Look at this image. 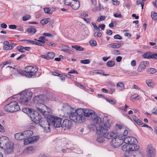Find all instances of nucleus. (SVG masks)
<instances>
[{"mask_svg":"<svg viewBox=\"0 0 157 157\" xmlns=\"http://www.w3.org/2000/svg\"><path fill=\"white\" fill-rule=\"evenodd\" d=\"M44 98L43 95L36 96L34 98V101L36 103L35 106L37 110L43 115L47 116L51 114L52 111L42 103L44 102Z\"/></svg>","mask_w":157,"mask_h":157,"instance_id":"1","label":"nucleus"},{"mask_svg":"<svg viewBox=\"0 0 157 157\" xmlns=\"http://www.w3.org/2000/svg\"><path fill=\"white\" fill-rule=\"evenodd\" d=\"M71 109L72 111L69 113V118L70 120L76 123H82L85 121V117L83 115L84 112L82 109H78L74 112L72 111L74 110V109L71 108Z\"/></svg>","mask_w":157,"mask_h":157,"instance_id":"2","label":"nucleus"},{"mask_svg":"<svg viewBox=\"0 0 157 157\" xmlns=\"http://www.w3.org/2000/svg\"><path fill=\"white\" fill-rule=\"evenodd\" d=\"M0 147L3 149L7 154L13 151V144L11 143L6 136H2L0 138Z\"/></svg>","mask_w":157,"mask_h":157,"instance_id":"3","label":"nucleus"},{"mask_svg":"<svg viewBox=\"0 0 157 157\" xmlns=\"http://www.w3.org/2000/svg\"><path fill=\"white\" fill-rule=\"evenodd\" d=\"M38 70L36 66H30L25 68V71L17 70V71L19 74L25 76L26 77L31 78L35 75Z\"/></svg>","mask_w":157,"mask_h":157,"instance_id":"4","label":"nucleus"},{"mask_svg":"<svg viewBox=\"0 0 157 157\" xmlns=\"http://www.w3.org/2000/svg\"><path fill=\"white\" fill-rule=\"evenodd\" d=\"M32 93L29 90L23 91L20 94V102L22 104L28 105L29 104V100L32 97Z\"/></svg>","mask_w":157,"mask_h":157,"instance_id":"5","label":"nucleus"},{"mask_svg":"<svg viewBox=\"0 0 157 157\" xmlns=\"http://www.w3.org/2000/svg\"><path fill=\"white\" fill-rule=\"evenodd\" d=\"M108 131L107 129L101 127L100 129L97 130V134L102 135L104 137L107 139H112L117 135L116 132L112 131L109 132Z\"/></svg>","mask_w":157,"mask_h":157,"instance_id":"6","label":"nucleus"},{"mask_svg":"<svg viewBox=\"0 0 157 157\" xmlns=\"http://www.w3.org/2000/svg\"><path fill=\"white\" fill-rule=\"evenodd\" d=\"M47 118L50 124L55 127H59L61 126L62 120L60 117L49 114Z\"/></svg>","mask_w":157,"mask_h":157,"instance_id":"7","label":"nucleus"},{"mask_svg":"<svg viewBox=\"0 0 157 157\" xmlns=\"http://www.w3.org/2000/svg\"><path fill=\"white\" fill-rule=\"evenodd\" d=\"M124 142L125 144H128L130 146L134 148L136 151L139 149V146L137 145L138 141L135 138L132 136H128L124 138Z\"/></svg>","mask_w":157,"mask_h":157,"instance_id":"8","label":"nucleus"},{"mask_svg":"<svg viewBox=\"0 0 157 157\" xmlns=\"http://www.w3.org/2000/svg\"><path fill=\"white\" fill-rule=\"evenodd\" d=\"M20 109L18 103L15 101H12L6 105L4 108L6 111L13 112L18 111Z\"/></svg>","mask_w":157,"mask_h":157,"instance_id":"9","label":"nucleus"},{"mask_svg":"<svg viewBox=\"0 0 157 157\" xmlns=\"http://www.w3.org/2000/svg\"><path fill=\"white\" fill-rule=\"evenodd\" d=\"M45 118H41L36 124H39L40 125L44 128V131L46 132H49L51 131L50 128V123Z\"/></svg>","mask_w":157,"mask_h":157,"instance_id":"10","label":"nucleus"},{"mask_svg":"<svg viewBox=\"0 0 157 157\" xmlns=\"http://www.w3.org/2000/svg\"><path fill=\"white\" fill-rule=\"evenodd\" d=\"M124 137L121 136L116 135L112 140L111 144L114 147H117L121 146L124 142Z\"/></svg>","mask_w":157,"mask_h":157,"instance_id":"11","label":"nucleus"},{"mask_svg":"<svg viewBox=\"0 0 157 157\" xmlns=\"http://www.w3.org/2000/svg\"><path fill=\"white\" fill-rule=\"evenodd\" d=\"M32 121L34 123H36L39 122L41 118V117L39 113L36 112L32 111L30 115H29Z\"/></svg>","mask_w":157,"mask_h":157,"instance_id":"12","label":"nucleus"},{"mask_svg":"<svg viewBox=\"0 0 157 157\" xmlns=\"http://www.w3.org/2000/svg\"><path fill=\"white\" fill-rule=\"evenodd\" d=\"M84 112L83 114L84 117H92L95 115V113L93 110L88 109H81Z\"/></svg>","mask_w":157,"mask_h":157,"instance_id":"13","label":"nucleus"},{"mask_svg":"<svg viewBox=\"0 0 157 157\" xmlns=\"http://www.w3.org/2000/svg\"><path fill=\"white\" fill-rule=\"evenodd\" d=\"M149 63L148 61H144L141 62L137 68V71L138 72L140 73L144 71L146 69V67L148 66Z\"/></svg>","mask_w":157,"mask_h":157,"instance_id":"14","label":"nucleus"},{"mask_svg":"<svg viewBox=\"0 0 157 157\" xmlns=\"http://www.w3.org/2000/svg\"><path fill=\"white\" fill-rule=\"evenodd\" d=\"M111 122L107 117H104L103 118V122H102V126L104 128L107 129L109 128L111 126Z\"/></svg>","mask_w":157,"mask_h":157,"instance_id":"15","label":"nucleus"},{"mask_svg":"<svg viewBox=\"0 0 157 157\" xmlns=\"http://www.w3.org/2000/svg\"><path fill=\"white\" fill-rule=\"evenodd\" d=\"M93 122L94 123L98 125V127H97L96 128V133L97 134V131L98 129H100L101 127L104 128L102 126L101 119L99 117L96 116L94 118Z\"/></svg>","mask_w":157,"mask_h":157,"instance_id":"16","label":"nucleus"},{"mask_svg":"<svg viewBox=\"0 0 157 157\" xmlns=\"http://www.w3.org/2000/svg\"><path fill=\"white\" fill-rule=\"evenodd\" d=\"M147 155L148 157H154L155 151L154 148L151 146H148L147 149Z\"/></svg>","mask_w":157,"mask_h":157,"instance_id":"17","label":"nucleus"},{"mask_svg":"<svg viewBox=\"0 0 157 157\" xmlns=\"http://www.w3.org/2000/svg\"><path fill=\"white\" fill-rule=\"evenodd\" d=\"M72 124V122L70 120L68 119L64 120L62 123L63 127L67 129H70L71 127Z\"/></svg>","mask_w":157,"mask_h":157,"instance_id":"18","label":"nucleus"},{"mask_svg":"<svg viewBox=\"0 0 157 157\" xmlns=\"http://www.w3.org/2000/svg\"><path fill=\"white\" fill-rule=\"evenodd\" d=\"M4 46L3 47V49L5 50H11L15 45V44H9V42L5 41L3 43Z\"/></svg>","mask_w":157,"mask_h":157,"instance_id":"19","label":"nucleus"},{"mask_svg":"<svg viewBox=\"0 0 157 157\" xmlns=\"http://www.w3.org/2000/svg\"><path fill=\"white\" fill-rule=\"evenodd\" d=\"M122 150L124 151H136L134 148H132L128 144H124L121 147Z\"/></svg>","mask_w":157,"mask_h":157,"instance_id":"20","label":"nucleus"},{"mask_svg":"<svg viewBox=\"0 0 157 157\" xmlns=\"http://www.w3.org/2000/svg\"><path fill=\"white\" fill-rule=\"evenodd\" d=\"M74 10H77L80 6V3L78 0H76L73 2L71 5H69Z\"/></svg>","mask_w":157,"mask_h":157,"instance_id":"21","label":"nucleus"},{"mask_svg":"<svg viewBox=\"0 0 157 157\" xmlns=\"http://www.w3.org/2000/svg\"><path fill=\"white\" fill-rule=\"evenodd\" d=\"M123 44V43L122 44L121 43H113L109 44L107 45V46L109 48H116L120 47Z\"/></svg>","mask_w":157,"mask_h":157,"instance_id":"22","label":"nucleus"},{"mask_svg":"<svg viewBox=\"0 0 157 157\" xmlns=\"http://www.w3.org/2000/svg\"><path fill=\"white\" fill-rule=\"evenodd\" d=\"M24 139L31 136L33 134V132L31 130H27L22 132Z\"/></svg>","mask_w":157,"mask_h":157,"instance_id":"23","label":"nucleus"},{"mask_svg":"<svg viewBox=\"0 0 157 157\" xmlns=\"http://www.w3.org/2000/svg\"><path fill=\"white\" fill-rule=\"evenodd\" d=\"M14 136L15 139L18 140H21L25 139L22 132L15 134Z\"/></svg>","mask_w":157,"mask_h":157,"instance_id":"24","label":"nucleus"},{"mask_svg":"<svg viewBox=\"0 0 157 157\" xmlns=\"http://www.w3.org/2000/svg\"><path fill=\"white\" fill-rule=\"evenodd\" d=\"M118 89L121 91L124 89V86L123 82H118L116 85Z\"/></svg>","mask_w":157,"mask_h":157,"instance_id":"25","label":"nucleus"},{"mask_svg":"<svg viewBox=\"0 0 157 157\" xmlns=\"http://www.w3.org/2000/svg\"><path fill=\"white\" fill-rule=\"evenodd\" d=\"M152 52H146L142 56L145 59H151Z\"/></svg>","mask_w":157,"mask_h":157,"instance_id":"26","label":"nucleus"},{"mask_svg":"<svg viewBox=\"0 0 157 157\" xmlns=\"http://www.w3.org/2000/svg\"><path fill=\"white\" fill-rule=\"evenodd\" d=\"M99 136H97V141L99 143H103L105 140L104 137L102 135H101L97 134Z\"/></svg>","mask_w":157,"mask_h":157,"instance_id":"27","label":"nucleus"},{"mask_svg":"<svg viewBox=\"0 0 157 157\" xmlns=\"http://www.w3.org/2000/svg\"><path fill=\"white\" fill-rule=\"evenodd\" d=\"M35 151L34 148L32 146L27 147L25 149V151L28 153H30L33 152Z\"/></svg>","mask_w":157,"mask_h":157,"instance_id":"28","label":"nucleus"},{"mask_svg":"<svg viewBox=\"0 0 157 157\" xmlns=\"http://www.w3.org/2000/svg\"><path fill=\"white\" fill-rule=\"evenodd\" d=\"M22 111L24 113L28 114V115H30L32 111V110L30 109L27 108H24L22 109Z\"/></svg>","mask_w":157,"mask_h":157,"instance_id":"29","label":"nucleus"},{"mask_svg":"<svg viewBox=\"0 0 157 157\" xmlns=\"http://www.w3.org/2000/svg\"><path fill=\"white\" fill-rule=\"evenodd\" d=\"M133 121L138 124L140 125L142 124V121L136 116L133 117Z\"/></svg>","mask_w":157,"mask_h":157,"instance_id":"30","label":"nucleus"},{"mask_svg":"<svg viewBox=\"0 0 157 157\" xmlns=\"http://www.w3.org/2000/svg\"><path fill=\"white\" fill-rule=\"evenodd\" d=\"M136 99L137 100H140V98L139 97V95L136 94H134L131 97V101L135 100Z\"/></svg>","mask_w":157,"mask_h":157,"instance_id":"31","label":"nucleus"},{"mask_svg":"<svg viewBox=\"0 0 157 157\" xmlns=\"http://www.w3.org/2000/svg\"><path fill=\"white\" fill-rule=\"evenodd\" d=\"M46 54L48 59H53L55 56V53L53 52H48Z\"/></svg>","mask_w":157,"mask_h":157,"instance_id":"32","label":"nucleus"},{"mask_svg":"<svg viewBox=\"0 0 157 157\" xmlns=\"http://www.w3.org/2000/svg\"><path fill=\"white\" fill-rule=\"evenodd\" d=\"M147 72L149 74H154L156 73V70L154 68H150L147 70Z\"/></svg>","mask_w":157,"mask_h":157,"instance_id":"33","label":"nucleus"},{"mask_svg":"<svg viewBox=\"0 0 157 157\" xmlns=\"http://www.w3.org/2000/svg\"><path fill=\"white\" fill-rule=\"evenodd\" d=\"M72 47L77 51H83L84 50L82 47L78 45H72Z\"/></svg>","mask_w":157,"mask_h":157,"instance_id":"34","label":"nucleus"},{"mask_svg":"<svg viewBox=\"0 0 157 157\" xmlns=\"http://www.w3.org/2000/svg\"><path fill=\"white\" fill-rule=\"evenodd\" d=\"M31 144L34 143L37 141L39 139V137L37 136H33L29 138Z\"/></svg>","mask_w":157,"mask_h":157,"instance_id":"35","label":"nucleus"},{"mask_svg":"<svg viewBox=\"0 0 157 157\" xmlns=\"http://www.w3.org/2000/svg\"><path fill=\"white\" fill-rule=\"evenodd\" d=\"M26 41H27V43H30L33 44L38 45L39 46H42V44L40 43H38L35 41L29 40H27Z\"/></svg>","mask_w":157,"mask_h":157,"instance_id":"36","label":"nucleus"},{"mask_svg":"<svg viewBox=\"0 0 157 157\" xmlns=\"http://www.w3.org/2000/svg\"><path fill=\"white\" fill-rule=\"evenodd\" d=\"M146 0H138L136 2V4L138 5L140 4L141 6L142 9H143L144 6V2Z\"/></svg>","mask_w":157,"mask_h":157,"instance_id":"37","label":"nucleus"},{"mask_svg":"<svg viewBox=\"0 0 157 157\" xmlns=\"http://www.w3.org/2000/svg\"><path fill=\"white\" fill-rule=\"evenodd\" d=\"M38 41L42 43H45V41L47 40L45 39V36H41L39 38V39L37 40Z\"/></svg>","mask_w":157,"mask_h":157,"instance_id":"38","label":"nucleus"},{"mask_svg":"<svg viewBox=\"0 0 157 157\" xmlns=\"http://www.w3.org/2000/svg\"><path fill=\"white\" fill-rule=\"evenodd\" d=\"M27 31L28 32L32 34H34L36 32V29L34 28H29L27 29Z\"/></svg>","mask_w":157,"mask_h":157,"instance_id":"39","label":"nucleus"},{"mask_svg":"<svg viewBox=\"0 0 157 157\" xmlns=\"http://www.w3.org/2000/svg\"><path fill=\"white\" fill-rule=\"evenodd\" d=\"M146 82L147 86L150 87H152L154 85V82L150 80H146Z\"/></svg>","mask_w":157,"mask_h":157,"instance_id":"40","label":"nucleus"},{"mask_svg":"<svg viewBox=\"0 0 157 157\" xmlns=\"http://www.w3.org/2000/svg\"><path fill=\"white\" fill-rule=\"evenodd\" d=\"M151 17L154 21H157V13H156L155 12L152 13Z\"/></svg>","mask_w":157,"mask_h":157,"instance_id":"41","label":"nucleus"},{"mask_svg":"<svg viewBox=\"0 0 157 157\" xmlns=\"http://www.w3.org/2000/svg\"><path fill=\"white\" fill-rule=\"evenodd\" d=\"M115 63L112 61H109L106 63V66L108 67H112L115 65Z\"/></svg>","mask_w":157,"mask_h":157,"instance_id":"42","label":"nucleus"},{"mask_svg":"<svg viewBox=\"0 0 157 157\" xmlns=\"http://www.w3.org/2000/svg\"><path fill=\"white\" fill-rule=\"evenodd\" d=\"M49 19L48 18L43 19L41 21L40 23L43 25H45L49 22Z\"/></svg>","mask_w":157,"mask_h":157,"instance_id":"43","label":"nucleus"},{"mask_svg":"<svg viewBox=\"0 0 157 157\" xmlns=\"http://www.w3.org/2000/svg\"><path fill=\"white\" fill-rule=\"evenodd\" d=\"M111 53L113 54L114 55H118L121 54L120 52L118 50H113L111 51Z\"/></svg>","mask_w":157,"mask_h":157,"instance_id":"44","label":"nucleus"},{"mask_svg":"<svg viewBox=\"0 0 157 157\" xmlns=\"http://www.w3.org/2000/svg\"><path fill=\"white\" fill-rule=\"evenodd\" d=\"M44 10L45 13L49 14H52V11L50 9L48 8H45Z\"/></svg>","mask_w":157,"mask_h":157,"instance_id":"45","label":"nucleus"},{"mask_svg":"<svg viewBox=\"0 0 157 157\" xmlns=\"http://www.w3.org/2000/svg\"><path fill=\"white\" fill-rule=\"evenodd\" d=\"M31 16L29 15H26L23 17L22 20L25 21L29 20Z\"/></svg>","mask_w":157,"mask_h":157,"instance_id":"46","label":"nucleus"},{"mask_svg":"<svg viewBox=\"0 0 157 157\" xmlns=\"http://www.w3.org/2000/svg\"><path fill=\"white\" fill-rule=\"evenodd\" d=\"M17 48V50L20 52H25V50H24V47L21 45L19 46Z\"/></svg>","mask_w":157,"mask_h":157,"instance_id":"47","label":"nucleus"},{"mask_svg":"<svg viewBox=\"0 0 157 157\" xmlns=\"http://www.w3.org/2000/svg\"><path fill=\"white\" fill-rule=\"evenodd\" d=\"M90 44L91 46H95L97 45L96 41L94 40H91L90 41Z\"/></svg>","mask_w":157,"mask_h":157,"instance_id":"48","label":"nucleus"},{"mask_svg":"<svg viewBox=\"0 0 157 157\" xmlns=\"http://www.w3.org/2000/svg\"><path fill=\"white\" fill-rule=\"evenodd\" d=\"M106 100L109 103L111 104H114L116 103V101L115 99H109L108 98H106Z\"/></svg>","mask_w":157,"mask_h":157,"instance_id":"49","label":"nucleus"},{"mask_svg":"<svg viewBox=\"0 0 157 157\" xmlns=\"http://www.w3.org/2000/svg\"><path fill=\"white\" fill-rule=\"evenodd\" d=\"M24 144L26 145L29 144H31V143L29 138L25 140H24Z\"/></svg>","mask_w":157,"mask_h":157,"instance_id":"50","label":"nucleus"},{"mask_svg":"<svg viewBox=\"0 0 157 157\" xmlns=\"http://www.w3.org/2000/svg\"><path fill=\"white\" fill-rule=\"evenodd\" d=\"M105 18L106 17L105 16H101L98 18L97 19V21L98 22H100V21L105 20Z\"/></svg>","mask_w":157,"mask_h":157,"instance_id":"51","label":"nucleus"},{"mask_svg":"<svg viewBox=\"0 0 157 157\" xmlns=\"http://www.w3.org/2000/svg\"><path fill=\"white\" fill-rule=\"evenodd\" d=\"M90 60L89 59L82 60L80 61V63H83L84 64H89V63H90Z\"/></svg>","mask_w":157,"mask_h":157,"instance_id":"52","label":"nucleus"},{"mask_svg":"<svg viewBox=\"0 0 157 157\" xmlns=\"http://www.w3.org/2000/svg\"><path fill=\"white\" fill-rule=\"evenodd\" d=\"M62 51L64 52H68L70 54H73V52L71 50L66 49H63L61 50Z\"/></svg>","mask_w":157,"mask_h":157,"instance_id":"53","label":"nucleus"},{"mask_svg":"<svg viewBox=\"0 0 157 157\" xmlns=\"http://www.w3.org/2000/svg\"><path fill=\"white\" fill-rule=\"evenodd\" d=\"M128 133V131L127 130H124V132H123V135H120V136H121L122 137L123 136L125 138V137L126 136Z\"/></svg>","mask_w":157,"mask_h":157,"instance_id":"54","label":"nucleus"},{"mask_svg":"<svg viewBox=\"0 0 157 157\" xmlns=\"http://www.w3.org/2000/svg\"><path fill=\"white\" fill-rule=\"evenodd\" d=\"M114 16L116 18H121L122 17V16L121 14L117 13H114Z\"/></svg>","mask_w":157,"mask_h":157,"instance_id":"55","label":"nucleus"},{"mask_svg":"<svg viewBox=\"0 0 157 157\" xmlns=\"http://www.w3.org/2000/svg\"><path fill=\"white\" fill-rule=\"evenodd\" d=\"M114 38L115 39L121 40L122 37L119 34H117L115 35L114 36Z\"/></svg>","mask_w":157,"mask_h":157,"instance_id":"56","label":"nucleus"},{"mask_svg":"<svg viewBox=\"0 0 157 157\" xmlns=\"http://www.w3.org/2000/svg\"><path fill=\"white\" fill-rule=\"evenodd\" d=\"M151 59H157V53H152Z\"/></svg>","mask_w":157,"mask_h":157,"instance_id":"57","label":"nucleus"},{"mask_svg":"<svg viewBox=\"0 0 157 157\" xmlns=\"http://www.w3.org/2000/svg\"><path fill=\"white\" fill-rule=\"evenodd\" d=\"M102 71H103L101 70H94L92 71V72L93 74H102Z\"/></svg>","mask_w":157,"mask_h":157,"instance_id":"58","label":"nucleus"},{"mask_svg":"<svg viewBox=\"0 0 157 157\" xmlns=\"http://www.w3.org/2000/svg\"><path fill=\"white\" fill-rule=\"evenodd\" d=\"M97 127V126H96L94 125L93 124H90L89 126V128H90L92 130H94V129L96 128V127Z\"/></svg>","mask_w":157,"mask_h":157,"instance_id":"59","label":"nucleus"},{"mask_svg":"<svg viewBox=\"0 0 157 157\" xmlns=\"http://www.w3.org/2000/svg\"><path fill=\"white\" fill-rule=\"evenodd\" d=\"M9 28L11 29H15L17 28V26L14 25H9Z\"/></svg>","mask_w":157,"mask_h":157,"instance_id":"60","label":"nucleus"},{"mask_svg":"<svg viewBox=\"0 0 157 157\" xmlns=\"http://www.w3.org/2000/svg\"><path fill=\"white\" fill-rule=\"evenodd\" d=\"M43 36H50V37H52V35L49 33H44L43 34Z\"/></svg>","mask_w":157,"mask_h":157,"instance_id":"61","label":"nucleus"},{"mask_svg":"<svg viewBox=\"0 0 157 157\" xmlns=\"http://www.w3.org/2000/svg\"><path fill=\"white\" fill-rule=\"evenodd\" d=\"M131 65L132 66H135L136 65V60H133L131 61Z\"/></svg>","mask_w":157,"mask_h":157,"instance_id":"62","label":"nucleus"},{"mask_svg":"<svg viewBox=\"0 0 157 157\" xmlns=\"http://www.w3.org/2000/svg\"><path fill=\"white\" fill-rule=\"evenodd\" d=\"M91 19V17L89 18L88 19H86L85 18H83V20L85 21H86L87 23H89L90 22V21Z\"/></svg>","mask_w":157,"mask_h":157,"instance_id":"63","label":"nucleus"},{"mask_svg":"<svg viewBox=\"0 0 157 157\" xmlns=\"http://www.w3.org/2000/svg\"><path fill=\"white\" fill-rule=\"evenodd\" d=\"M122 59V57L121 56H118L117 57L116 60L117 62H119L121 61Z\"/></svg>","mask_w":157,"mask_h":157,"instance_id":"64","label":"nucleus"}]
</instances>
